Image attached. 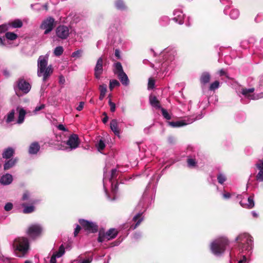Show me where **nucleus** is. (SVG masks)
<instances>
[{"label":"nucleus","mask_w":263,"mask_h":263,"mask_svg":"<svg viewBox=\"0 0 263 263\" xmlns=\"http://www.w3.org/2000/svg\"><path fill=\"white\" fill-rule=\"evenodd\" d=\"M12 247L16 256L24 257L28 254L30 249L29 239L24 237H17L13 240Z\"/></svg>","instance_id":"1"},{"label":"nucleus","mask_w":263,"mask_h":263,"mask_svg":"<svg viewBox=\"0 0 263 263\" xmlns=\"http://www.w3.org/2000/svg\"><path fill=\"white\" fill-rule=\"evenodd\" d=\"M48 56L41 55L37 60V76H43V81H45L47 78L52 73L51 65L47 66Z\"/></svg>","instance_id":"2"},{"label":"nucleus","mask_w":263,"mask_h":263,"mask_svg":"<svg viewBox=\"0 0 263 263\" xmlns=\"http://www.w3.org/2000/svg\"><path fill=\"white\" fill-rule=\"evenodd\" d=\"M229 241L226 237H221L213 240L210 245V249L213 254L221 256L224 252Z\"/></svg>","instance_id":"3"},{"label":"nucleus","mask_w":263,"mask_h":263,"mask_svg":"<svg viewBox=\"0 0 263 263\" xmlns=\"http://www.w3.org/2000/svg\"><path fill=\"white\" fill-rule=\"evenodd\" d=\"M238 248L242 252L247 251L249 252L252 249V237L247 233L239 234L235 238Z\"/></svg>","instance_id":"4"},{"label":"nucleus","mask_w":263,"mask_h":263,"mask_svg":"<svg viewBox=\"0 0 263 263\" xmlns=\"http://www.w3.org/2000/svg\"><path fill=\"white\" fill-rule=\"evenodd\" d=\"M108 32V39L111 44L118 45L121 43V33L116 27H110Z\"/></svg>","instance_id":"5"},{"label":"nucleus","mask_w":263,"mask_h":263,"mask_svg":"<svg viewBox=\"0 0 263 263\" xmlns=\"http://www.w3.org/2000/svg\"><path fill=\"white\" fill-rule=\"evenodd\" d=\"M202 118V115H199L196 116V118L194 117H190L186 119H183L180 121H177L175 122H168V124L169 125L173 127H180L181 126H183L190 124L192 123L193 122L197 120L200 119Z\"/></svg>","instance_id":"6"},{"label":"nucleus","mask_w":263,"mask_h":263,"mask_svg":"<svg viewBox=\"0 0 263 263\" xmlns=\"http://www.w3.org/2000/svg\"><path fill=\"white\" fill-rule=\"evenodd\" d=\"M68 147H65L62 148L63 150L71 151L77 148L80 144L79 137L76 134L71 135L66 142Z\"/></svg>","instance_id":"7"},{"label":"nucleus","mask_w":263,"mask_h":263,"mask_svg":"<svg viewBox=\"0 0 263 263\" xmlns=\"http://www.w3.org/2000/svg\"><path fill=\"white\" fill-rule=\"evenodd\" d=\"M116 173L117 170L116 169H112L111 170V176L110 178L108 180L106 176L104 177L103 179V186L105 190V192L107 195V196L109 197V196L108 195V193L107 192L106 189V185H107V182L108 181L109 183H111V192L115 194L118 190V184L116 183L115 185L113 184V180L116 177Z\"/></svg>","instance_id":"8"},{"label":"nucleus","mask_w":263,"mask_h":263,"mask_svg":"<svg viewBox=\"0 0 263 263\" xmlns=\"http://www.w3.org/2000/svg\"><path fill=\"white\" fill-rule=\"evenodd\" d=\"M79 221L82 228L89 233H95L98 230V226L95 222L85 219H80Z\"/></svg>","instance_id":"9"},{"label":"nucleus","mask_w":263,"mask_h":263,"mask_svg":"<svg viewBox=\"0 0 263 263\" xmlns=\"http://www.w3.org/2000/svg\"><path fill=\"white\" fill-rule=\"evenodd\" d=\"M43 230V227L41 225L33 224L28 227L27 233L30 237L35 238L42 234Z\"/></svg>","instance_id":"10"},{"label":"nucleus","mask_w":263,"mask_h":263,"mask_svg":"<svg viewBox=\"0 0 263 263\" xmlns=\"http://www.w3.org/2000/svg\"><path fill=\"white\" fill-rule=\"evenodd\" d=\"M254 88H243L241 89V93L245 98L249 100H258L263 98V93H254Z\"/></svg>","instance_id":"11"},{"label":"nucleus","mask_w":263,"mask_h":263,"mask_svg":"<svg viewBox=\"0 0 263 263\" xmlns=\"http://www.w3.org/2000/svg\"><path fill=\"white\" fill-rule=\"evenodd\" d=\"M54 20L51 17H49L46 20H45L41 25V28L45 30L44 34L49 33L53 28Z\"/></svg>","instance_id":"12"},{"label":"nucleus","mask_w":263,"mask_h":263,"mask_svg":"<svg viewBox=\"0 0 263 263\" xmlns=\"http://www.w3.org/2000/svg\"><path fill=\"white\" fill-rule=\"evenodd\" d=\"M56 34L62 39H66L69 34V29L67 26L61 25L56 29Z\"/></svg>","instance_id":"13"},{"label":"nucleus","mask_w":263,"mask_h":263,"mask_svg":"<svg viewBox=\"0 0 263 263\" xmlns=\"http://www.w3.org/2000/svg\"><path fill=\"white\" fill-rule=\"evenodd\" d=\"M95 77L96 79H100L101 75L103 73V59L102 57L99 58L97 62L95 67Z\"/></svg>","instance_id":"14"},{"label":"nucleus","mask_w":263,"mask_h":263,"mask_svg":"<svg viewBox=\"0 0 263 263\" xmlns=\"http://www.w3.org/2000/svg\"><path fill=\"white\" fill-rule=\"evenodd\" d=\"M173 20L180 25H182L184 23V15L181 10L177 9L173 12Z\"/></svg>","instance_id":"15"},{"label":"nucleus","mask_w":263,"mask_h":263,"mask_svg":"<svg viewBox=\"0 0 263 263\" xmlns=\"http://www.w3.org/2000/svg\"><path fill=\"white\" fill-rule=\"evenodd\" d=\"M17 86L18 89L23 91L24 93H27L30 90V84L24 80H20L17 82Z\"/></svg>","instance_id":"16"},{"label":"nucleus","mask_w":263,"mask_h":263,"mask_svg":"<svg viewBox=\"0 0 263 263\" xmlns=\"http://www.w3.org/2000/svg\"><path fill=\"white\" fill-rule=\"evenodd\" d=\"M144 217L143 216V213H138L133 218V221L135 222V224H132L130 229L132 230L136 229L138 226L141 223L143 220Z\"/></svg>","instance_id":"17"},{"label":"nucleus","mask_w":263,"mask_h":263,"mask_svg":"<svg viewBox=\"0 0 263 263\" xmlns=\"http://www.w3.org/2000/svg\"><path fill=\"white\" fill-rule=\"evenodd\" d=\"M239 203L240 205L243 208L246 209H252L255 205L254 201V195L250 196L248 198L247 202H245L243 200L240 201Z\"/></svg>","instance_id":"18"},{"label":"nucleus","mask_w":263,"mask_h":263,"mask_svg":"<svg viewBox=\"0 0 263 263\" xmlns=\"http://www.w3.org/2000/svg\"><path fill=\"white\" fill-rule=\"evenodd\" d=\"M65 253V248L63 246V245H61L58 251H57L54 252L50 260V263H56V259L57 258H60Z\"/></svg>","instance_id":"19"},{"label":"nucleus","mask_w":263,"mask_h":263,"mask_svg":"<svg viewBox=\"0 0 263 263\" xmlns=\"http://www.w3.org/2000/svg\"><path fill=\"white\" fill-rule=\"evenodd\" d=\"M16 111L18 112V119L16 123L18 124L23 123L25 120V115L26 114V110L22 107L18 106L16 108Z\"/></svg>","instance_id":"20"},{"label":"nucleus","mask_w":263,"mask_h":263,"mask_svg":"<svg viewBox=\"0 0 263 263\" xmlns=\"http://www.w3.org/2000/svg\"><path fill=\"white\" fill-rule=\"evenodd\" d=\"M12 181V176L8 173L3 175L0 178V183L4 185H7L11 184Z\"/></svg>","instance_id":"21"},{"label":"nucleus","mask_w":263,"mask_h":263,"mask_svg":"<svg viewBox=\"0 0 263 263\" xmlns=\"http://www.w3.org/2000/svg\"><path fill=\"white\" fill-rule=\"evenodd\" d=\"M110 127L116 135L119 136L120 131L118 129V123L116 119H113L110 121Z\"/></svg>","instance_id":"22"},{"label":"nucleus","mask_w":263,"mask_h":263,"mask_svg":"<svg viewBox=\"0 0 263 263\" xmlns=\"http://www.w3.org/2000/svg\"><path fill=\"white\" fill-rule=\"evenodd\" d=\"M9 27V28H21L23 26V23L21 20L19 19H16L11 22H9L8 23Z\"/></svg>","instance_id":"23"},{"label":"nucleus","mask_w":263,"mask_h":263,"mask_svg":"<svg viewBox=\"0 0 263 263\" xmlns=\"http://www.w3.org/2000/svg\"><path fill=\"white\" fill-rule=\"evenodd\" d=\"M18 159L16 158H12L7 161L4 165V169L6 171L8 170L15 165L17 163Z\"/></svg>","instance_id":"24"},{"label":"nucleus","mask_w":263,"mask_h":263,"mask_svg":"<svg viewBox=\"0 0 263 263\" xmlns=\"http://www.w3.org/2000/svg\"><path fill=\"white\" fill-rule=\"evenodd\" d=\"M40 146L36 142L31 144L29 148V153L30 154H36L40 150Z\"/></svg>","instance_id":"25"},{"label":"nucleus","mask_w":263,"mask_h":263,"mask_svg":"<svg viewBox=\"0 0 263 263\" xmlns=\"http://www.w3.org/2000/svg\"><path fill=\"white\" fill-rule=\"evenodd\" d=\"M107 240H109L115 238L118 234V231L115 229H110L106 233Z\"/></svg>","instance_id":"26"},{"label":"nucleus","mask_w":263,"mask_h":263,"mask_svg":"<svg viewBox=\"0 0 263 263\" xmlns=\"http://www.w3.org/2000/svg\"><path fill=\"white\" fill-rule=\"evenodd\" d=\"M117 76L123 85L127 86L129 84V79L127 74L125 72L119 73Z\"/></svg>","instance_id":"27"},{"label":"nucleus","mask_w":263,"mask_h":263,"mask_svg":"<svg viewBox=\"0 0 263 263\" xmlns=\"http://www.w3.org/2000/svg\"><path fill=\"white\" fill-rule=\"evenodd\" d=\"M210 79V74L208 72H204L201 75L200 79V82L202 84H206L209 82Z\"/></svg>","instance_id":"28"},{"label":"nucleus","mask_w":263,"mask_h":263,"mask_svg":"<svg viewBox=\"0 0 263 263\" xmlns=\"http://www.w3.org/2000/svg\"><path fill=\"white\" fill-rule=\"evenodd\" d=\"M14 150L12 147H8L3 153V157L5 159L10 158L14 154Z\"/></svg>","instance_id":"29"},{"label":"nucleus","mask_w":263,"mask_h":263,"mask_svg":"<svg viewBox=\"0 0 263 263\" xmlns=\"http://www.w3.org/2000/svg\"><path fill=\"white\" fill-rule=\"evenodd\" d=\"M149 103L153 107L156 108V109H160L161 108V105L160 104L159 101L157 99L155 96H151L149 97Z\"/></svg>","instance_id":"30"},{"label":"nucleus","mask_w":263,"mask_h":263,"mask_svg":"<svg viewBox=\"0 0 263 263\" xmlns=\"http://www.w3.org/2000/svg\"><path fill=\"white\" fill-rule=\"evenodd\" d=\"M113 71L115 74L118 75L119 73L124 72L122 66L120 62H117L114 64Z\"/></svg>","instance_id":"31"},{"label":"nucleus","mask_w":263,"mask_h":263,"mask_svg":"<svg viewBox=\"0 0 263 263\" xmlns=\"http://www.w3.org/2000/svg\"><path fill=\"white\" fill-rule=\"evenodd\" d=\"M15 110L12 109L6 116V121L9 123L14 121Z\"/></svg>","instance_id":"32"},{"label":"nucleus","mask_w":263,"mask_h":263,"mask_svg":"<svg viewBox=\"0 0 263 263\" xmlns=\"http://www.w3.org/2000/svg\"><path fill=\"white\" fill-rule=\"evenodd\" d=\"M170 21V19L167 16H162L159 18V24L162 26L167 25Z\"/></svg>","instance_id":"33"},{"label":"nucleus","mask_w":263,"mask_h":263,"mask_svg":"<svg viewBox=\"0 0 263 263\" xmlns=\"http://www.w3.org/2000/svg\"><path fill=\"white\" fill-rule=\"evenodd\" d=\"M115 6L118 10H123L126 9V6L122 0H117L115 2Z\"/></svg>","instance_id":"34"},{"label":"nucleus","mask_w":263,"mask_h":263,"mask_svg":"<svg viewBox=\"0 0 263 263\" xmlns=\"http://www.w3.org/2000/svg\"><path fill=\"white\" fill-rule=\"evenodd\" d=\"M22 206L24 207L23 213L25 214L31 213L34 211V207L33 205H27L23 204Z\"/></svg>","instance_id":"35"},{"label":"nucleus","mask_w":263,"mask_h":263,"mask_svg":"<svg viewBox=\"0 0 263 263\" xmlns=\"http://www.w3.org/2000/svg\"><path fill=\"white\" fill-rule=\"evenodd\" d=\"M239 16V11L237 9H232L230 13V16L232 19H237Z\"/></svg>","instance_id":"36"},{"label":"nucleus","mask_w":263,"mask_h":263,"mask_svg":"<svg viewBox=\"0 0 263 263\" xmlns=\"http://www.w3.org/2000/svg\"><path fill=\"white\" fill-rule=\"evenodd\" d=\"M17 35L12 32H7L5 34V37L10 41H14L17 37Z\"/></svg>","instance_id":"37"},{"label":"nucleus","mask_w":263,"mask_h":263,"mask_svg":"<svg viewBox=\"0 0 263 263\" xmlns=\"http://www.w3.org/2000/svg\"><path fill=\"white\" fill-rule=\"evenodd\" d=\"M98 241L99 242H102L104 241H107V238H106V234L102 231H100L99 232V236H98Z\"/></svg>","instance_id":"38"},{"label":"nucleus","mask_w":263,"mask_h":263,"mask_svg":"<svg viewBox=\"0 0 263 263\" xmlns=\"http://www.w3.org/2000/svg\"><path fill=\"white\" fill-rule=\"evenodd\" d=\"M120 85V83L116 80H112L110 81L109 83V89L111 91L114 88Z\"/></svg>","instance_id":"39"},{"label":"nucleus","mask_w":263,"mask_h":263,"mask_svg":"<svg viewBox=\"0 0 263 263\" xmlns=\"http://www.w3.org/2000/svg\"><path fill=\"white\" fill-rule=\"evenodd\" d=\"M30 194L28 191H26L23 196L22 199L23 200H28L31 203H35V201L32 199H30Z\"/></svg>","instance_id":"40"},{"label":"nucleus","mask_w":263,"mask_h":263,"mask_svg":"<svg viewBox=\"0 0 263 263\" xmlns=\"http://www.w3.org/2000/svg\"><path fill=\"white\" fill-rule=\"evenodd\" d=\"M217 180H218V182L220 183V184H223L224 181L226 180V176L222 174V173H219L218 175H217Z\"/></svg>","instance_id":"41"},{"label":"nucleus","mask_w":263,"mask_h":263,"mask_svg":"<svg viewBox=\"0 0 263 263\" xmlns=\"http://www.w3.org/2000/svg\"><path fill=\"white\" fill-rule=\"evenodd\" d=\"M187 163L189 167H193L196 166L197 162L195 159L189 158L187 159Z\"/></svg>","instance_id":"42"},{"label":"nucleus","mask_w":263,"mask_h":263,"mask_svg":"<svg viewBox=\"0 0 263 263\" xmlns=\"http://www.w3.org/2000/svg\"><path fill=\"white\" fill-rule=\"evenodd\" d=\"M259 171L256 176V179L258 181L263 182V169L258 168Z\"/></svg>","instance_id":"43"},{"label":"nucleus","mask_w":263,"mask_h":263,"mask_svg":"<svg viewBox=\"0 0 263 263\" xmlns=\"http://www.w3.org/2000/svg\"><path fill=\"white\" fill-rule=\"evenodd\" d=\"M219 87V82L218 81H215L212 83L211 84L209 89L210 90H215V89L218 88Z\"/></svg>","instance_id":"44"},{"label":"nucleus","mask_w":263,"mask_h":263,"mask_svg":"<svg viewBox=\"0 0 263 263\" xmlns=\"http://www.w3.org/2000/svg\"><path fill=\"white\" fill-rule=\"evenodd\" d=\"M97 149L99 152L102 151L105 147L104 142L102 140H100L98 144L97 145Z\"/></svg>","instance_id":"45"},{"label":"nucleus","mask_w":263,"mask_h":263,"mask_svg":"<svg viewBox=\"0 0 263 263\" xmlns=\"http://www.w3.org/2000/svg\"><path fill=\"white\" fill-rule=\"evenodd\" d=\"M9 25L7 24H4L0 25V34L3 33L7 31L9 29Z\"/></svg>","instance_id":"46"},{"label":"nucleus","mask_w":263,"mask_h":263,"mask_svg":"<svg viewBox=\"0 0 263 263\" xmlns=\"http://www.w3.org/2000/svg\"><path fill=\"white\" fill-rule=\"evenodd\" d=\"M161 110L162 111V114L164 118H165L167 120H170L171 119V116L168 113L166 110H165L163 108H161Z\"/></svg>","instance_id":"47"},{"label":"nucleus","mask_w":263,"mask_h":263,"mask_svg":"<svg viewBox=\"0 0 263 263\" xmlns=\"http://www.w3.org/2000/svg\"><path fill=\"white\" fill-rule=\"evenodd\" d=\"M45 107V105L44 104H41L39 106H36L32 112L34 115H36L39 111L44 109Z\"/></svg>","instance_id":"48"},{"label":"nucleus","mask_w":263,"mask_h":263,"mask_svg":"<svg viewBox=\"0 0 263 263\" xmlns=\"http://www.w3.org/2000/svg\"><path fill=\"white\" fill-rule=\"evenodd\" d=\"M100 93L106 95L107 91V86L106 84H102L99 86Z\"/></svg>","instance_id":"49"},{"label":"nucleus","mask_w":263,"mask_h":263,"mask_svg":"<svg viewBox=\"0 0 263 263\" xmlns=\"http://www.w3.org/2000/svg\"><path fill=\"white\" fill-rule=\"evenodd\" d=\"M219 76H225L226 78H229L227 71L224 69H221L217 72Z\"/></svg>","instance_id":"50"},{"label":"nucleus","mask_w":263,"mask_h":263,"mask_svg":"<svg viewBox=\"0 0 263 263\" xmlns=\"http://www.w3.org/2000/svg\"><path fill=\"white\" fill-rule=\"evenodd\" d=\"M155 86V81L152 78H149L148 83V89H153Z\"/></svg>","instance_id":"51"},{"label":"nucleus","mask_w":263,"mask_h":263,"mask_svg":"<svg viewBox=\"0 0 263 263\" xmlns=\"http://www.w3.org/2000/svg\"><path fill=\"white\" fill-rule=\"evenodd\" d=\"M82 53V50H76L72 53V57L73 58H79L81 56Z\"/></svg>","instance_id":"52"},{"label":"nucleus","mask_w":263,"mask_h":263,"mask_svg":"<svg viewBox=\"0 0 263 263\" xmlns=\"http://www.w3.org/2000/svg\"><path fill=\"white\" fill-rule=\"evenodd\" d=\"M12 208H13L12 203L11 202H8L5 204V205L4 206V209L6 211H9L12 209Z\"/></svg>","instance_id":"53"},{"label":"nucleus","mask_w":263,"mask_h":263,"mask_svg":"<svg viewBox=\"0 0 263 263\" xmlns=\"http://www.w3.org/2000/svg\"><path fill=\"white\" fill-rule=\"evenodd\" d=\"M108 104L110 106V111L111 112H114L116 110V104L115 103H114V102H112L111 100H109V102H108Z\"/></svg>","instance_id":"54"},{"label":"nucleus","mask_w":263,"mask_h":263,"mask_svg":"<svg viewBox=\"0 0 263 263\" xmlns=\"http://www.w3.org/2000/svg\"><path fill=\"white\" fill-rule=\"evenodd\" d=\"M255 165L257 168L263 169V160H259Z\"/></svg>","instance_id":"55"},{"label":"nucleus","mask_w":263,"mask_h":263,"mask_svg":"<svg viewBox=\"0 0 263 263\" xmlns=\"http://www.w3.org/2000/svg\"><path fill=\"white\" fill-rule=\"evenodd\" d=\"M92 260V257H90L87 259H83L79 262V263H91Z\"/></svg>","instance_id":"56"},{"label":"nucleus","mask_w":263,"mask_h":263,"mask_svg":"<svg viewBox=\"0 0 263 263\" xmlns=\"http://www.w3.org/2000/svg\"><path fill=\"white\" fill-rule=\"evenodd\" d=\"M84 105V103L83 102H81L79 105L77 107V110L78 111H81L83 108Z\"/></svg>","instance_id":"57"},{"label":"nucleus","mask_w":263,"mask_h":263,"mask_svg":"<svg viewBox=\"0 0 263 263\" xmlns=\"http://www.w3.org/2000/svg\"><path fill=\"white\" fill-rule=\"evenodd\" d=\"M80 230H81V227L79 225H77L76 228H75V230H74V236H76L78 235V234L79 233Z\"/></svg>","instance_id":"58"},{"label":"nucleus","mask_w":263,"mask_h":263,"mask_svg":"<svg viewBox=\"0 0 263 263\" xmlns=\"http://www.w3.org/2000/svg\"><path fill=\"white\" fill-rule=\"evenodd\" d=\"M141 237V234L140 233H136L133 235V238L135 239H138Z\"/></svg>","instance_id":"59"},{"label":"nucleus","mask_w":263,"mask_h":263,"mask_svg":"<svg viewBox=\"0 0 263 263\" xmlns=\"http://www.w3.org/2000/svg\"><path fill=\"white\" fill-rule=\"evenodd\" d=\"M58 128L62 131H67V129L65 127V126L63 124H59L58 126Z\"/></svg>","instance_id":"60"},{"label":"nucleus","mask_w":263,"mask_h":263,"mask_svg":"<svg viewBox=\"0 0 263 263\" xmlns=\"http://www.w3.org/2000/svg\"><path fill=\"white\" fill-rule=\"evenodd\" d=\"M65 78L63 76H61L59 77V83L61 84H64L65 83Z\"/></svg>","instance_id":"61"},{"label":"nucleus","mask_w":263,"mask_h":263,"mask_svg":"<svg viewBox=\"0 0 263 263\" xmlns=\"http://www.w3.org/2000/svg\"><path fill=\"white\" fill-rule=\"evenodd\" d=\"M63 50H54V53L57 56H59L63 53Z\"/></svg>","instance_id":"62"},{"label":"nucleus","mask_w":263,"mask_h":263,"mask_svg":"<svg viewBox=\"0 0 263 263\" xmlns=\"http://www.w3.org/2000/svg\"><path fill=\"white\" fill-rule=\"evenodd\" d=\"M223 197L225 199H229L231 197V194L229 193H225L223 194Z\"/></svg>","instance_id":"63"},{"label":"nucleus","mask_w":263,"mask_h":263,"mask_svg":"<svg viewBox=\"0 0 263 263\" xmlns=\"http://www.w3.org/2000/svg\"><path fill=\"white\" fill-rule=\"evenodd\" d=\"M246 261H247V258H246V256L243 255L242 257V259H240L238 261V263H243V262H246Z\"/></svg>","instance_id":"64"}]
</instances>
